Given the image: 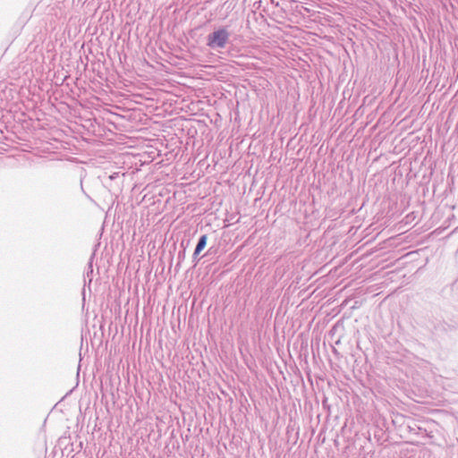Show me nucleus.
I'll return each instance as SVG.
<instances>
[{
    "label": "nucleus",
    "mask_w": 458,
    "mask_h": 458,
    "mask_svg": "<svg viewBox=\"0 0 458 458\" xmlns=\"http://www.w3.org/2000/svg\"><path fill=\"white\" fill-rule=\"evenodd\" d=\"M213 1L214 0H207L204 3H202V7H201L202 12L208 10V5L211 4L213 3Z\"/></svg>",
    "instance_id": "7"
},
{
    "label": "nucleus",
    "mask_w": 458,
    "mask_h": 458,
    "mask_svg": "<svg viewBox=\"0 0 458 458\" xmlns=\"http://www.w3.org/2000/svg\"><path fill=\"white\" fill-rule=\"evenodd\" d=\"M200 249H202V246H200V238H199L198 242H197V244H196L195 250H194V253H193V256H194L195 259L200 253Z\"/></svg>",
    "instance_id": "6"
},
{
    "label": "nucleus",
    "mask_w": 458,
    "mask_h": 458,
    "mask_svg": "<svg viewBox=\"0 0 458 458\" xmlns=\"http://www.w3.org/2000/svg\"><path fill=\"white\" fill-rule=\"evenodd\" d=\"M203 93L202 91V128L208 127L209 124H216L221 121L219 114L215 109L204 110L203 106L205 104H208L209 106H211V99L208 96H204Z\"/></svg>",
    "instance_id": "2"
},
{
    "label": "nucleus",
    "mask_w": 458,
    "mask_h": 458,
    "mask_svg": "<svg viewBox=\"0 0 458 458\" xmlns=\"http://www.w3.org/2000/svg\"><path fill=\"white\" fill-rule=\"evenodd\" d=\"M221 203V199L216 196H202V215L216 213L219 209Z\"/></svg>",
    "instance_id": "3"
},
{
    "label": "nucleus",
    "mask_w": 458,
    "mask_h": 458,
    "mask_svg": "<svg viewBox=\"0 0 458 458\" xmlns=\"http://www.w3.org/2000/svg\"><path fill=\"white\" fill-rule=\"evenodd\" d=\"M272 3H274L275 0H270Z\"/></svg>",
    "instance_id": "10"
},
{
    "label": "nucleus",
    "mask_w": 458,
    "mask_h": 458,
    "mask_svg": "<svg viewBox=\"0 0 458 458\" xmlns=\"http://www.w3.org/2000/svg\"><path fill=\"white\" fill-rule=\"evenodd\" d=\"M200 249H202V246H200V238H199L198 242H197V244H196L195 250H194V253H193V256H194L195 259L200 253Z\"/></svg>",
    "instance_id": "5"
},
{
    "label": "nucleus",
    "mask_w": 458,
    "mask_h": 458,
    "mask_svg": "<svg viewBox=\"0 0 458 458\" xmlns=\"http://www.w3.org/2000/svg\"><path fill=\"white\" fill-rule=\"evenodd\" d=\"M206 133V130L202 129L201 134L204 135Z\"/></svg>",
    "instance_id": "9"
},
{
    "label": "nucleus",
    "mask_w": 458,
    "mask_h": 458,
    "mask_svg": "<svg viewBox=\"0 0 458 458\" xmlns=\"http://www.w3.org/2000/svg\"><path fill=\"white\" fill-rule=\"evenodd\" d=\"M219 7H222V6L217 5L216 8L210 9L208 12L205 13L204 18L206 20V22H209L216 18V16L217 14V10Z\"/></svg>",
    "instance_id": "4"
},
{
    "label": "nucleus",
    "mask_w": 458,
    "mask_h": 458,
    "mask_svg": "<svg viewBox=\"0 0 458 458\" xmlns=\"http://www.w3.org/2000/svg\"><path fill=\"white\" fill-rule=\"evenodd\" d=\"M206 245H207V235L202 234V250L206 247Z\"/></svg>",
    "instance_id": "8"
},
{
    "label": "nucleus",
    "mask_w": 458,
    "mask_h": 458,
    "mask_svg": "<svg viewBox=\"0 0 458 458\" xmlns=\"http://www.w3.org/2000/svg\"><path fill=\"white\" fill-rule=\"evenodd\" d=\"M230 41V32L225 26L216 28L206 37V45L212 50L220 51Z\"/></svg>",
    "instance_id": "1"
}]
</instances>
